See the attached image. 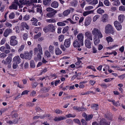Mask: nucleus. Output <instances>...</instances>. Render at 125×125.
<instances>
[{
  "label": "nucleus",
  "instance_id": "f257e3e1",
  "mask_svg": "<svg viewBox=\"0 0 125 125\" xmlns=\"http://www.w3.org/2000/svg\"><path fill=\"white\" fill-rule=\"evenodd\" d=\"M114 32L113 28L111 24H108L105 26V33H110L112 34H114Z\"/></svg>",
  "mask_w": 125,
  "mask_h": 125
},
{
  "label": "nucleus",
  "instance_id": "f03ea898",
  "mask_svg": "<svg viewBox=\"0 0 125 125\" xmlns=\"http://www.w3.org/2000/svg\"><path fill=\"white\" fill-rule=\"evenodd\" d=\"M110 123L107 122L106 120L104 118H102L100 121L99 124H98L96 122H94L92 123V125H109Z\"/></svg>",
  "mask_w": 125,
  "mask_h": 125
},
{
  "label": "nucleus",
  "instance_id": "7ed1b4c3",
  "mask_svg": "<svg viewBox=\"0 0 125 125\" xmlns=\"http://www.w3.org/2000/svg\"><path fill=\"white\" fill-rule=\"evenodd\" d=\"M84 35L82 33H79L78 34L77 36V40L80 43L81 46L83 45Z\"/></svg>",
  "mask_w": 125,
  "mask_h": 125
},
{
  "label": "nucleus",
  "instance_id": "20e7f679",
  "mask_svg": "<svg viewBox=\"0 0 125 125\" xmlns=\"http://www.w3.org/2000/svg\"><path fill=\"white\" fill-rule=\"evenodd\" d=\"M19 6V8H22L23 6L20 5L17 1H15V2L13 3L9 7V9H13L17 10L18 8V6Z\"/></svg>",
  "mask_w": 125,
  "mask_h": 125
},
{
  "label": "nucleus",
  "instance_id": "39448f33",
  "mask_svg": "<svg viewBox=\"0 0 125 125\" xmlns=\"http://www.w3.org/2000/svg\"><path fill=\"white\" fill-rule=\"evenodd\" d=\"M33 51L30 50L29 52L26 51L24 52L25 59L29 60H30L32 58L33 54Z\"/></svg>",
  "mask_w": 125,
  "mask_h": 125
},
{
  "label": "nucleus",
  "instance_id": "423d86ee",
  "mask_svg": "<svg viewBox=\"0 0 125 125\" xmlns=\"http://www.w3.org/2000/svg\"><path fill=\"white\" fill-rule=\"evenodd\" d=\"M16 37L15 36H12L10 37V44L12 46H15L18 43L17 41L15 40Z\"/></svg>",
  "mask_w": 125,
  "mask_h": 125
},
{
  "label": "nucleus",
  "instance_id": "0eeeda50",
  "mask_svg": "<svg viewBox=\"0 0 125 125\" xmlns=\"http://www.w3.org/2000/svg\"><path fill=\"white\" fill-rule=\"evenodd\" d=\"M85 35L86 39L85 40H90L92 41V35L91 33L89 31L86 32L85 33Z\"/></svg>",
  "mask_w": 125,
  "mask_h": 125
},
{
  "label": "nucleus",
  "instance_id": "6e6552de",
  "mask_svg": "<svg viewBox=\"0 0 125 125\" xmlns=\"http://www.w3.org/2000/svg\"><path fill=\"white\" fill-rule=\"evenodd\" d=\"M92 41L90 40H85L84 44L87 48L88 49L91 48V45L93 43Z\"/></svg>",
  "mask_w": 125,
  "mask_h": 125
},
{
  "label": "nucleus",
  "instance_id": "1a4fd4ad",
  "mask_svg": "<svg viewBox=\"0 0 125 125\" xmlns=\"http://www.w3.org/2000/svg\"><path fill=\"white\" fill-rule=\"evenodd\" d=\"M114 25L117 30L118 31H120L122 29V26L120 23L119 22L116 21L114 22Z\"/></svg>",
  "mask_w": 125,
  "mask_h": 125
},
{
  "label": "nucleus",
  "instance_id": "9d476101",
  "mask_svg": "<svg viewBox=\"0 0 125 125\" xmlns=\"http://www.w3.org/2000/svg\"><path fill=\"white\" fill-rule=\"evenodd\" d=\"M12 58L10 57H8L6 58L5 61L3 60L2 62L5 65L9 64L11 61Z\"/></svg>",
  "mask_w": 125,
  "mask_h": 125
},
{
  "label": "nucleus",
  "instance_id": "9b49d317",
  "mask_svg": "<svg viewBox=\"0 0 125 125\" xmlns=\"http://www.w3.org/2000/svg\"><path fill=\"white\" fill-rule=\"evenodd\" d=\"M71 44V39H66L64 41V45L66 48L69 47Z\"/></svg>",
  "mask_w": 125,
  "mask_h": 125
},
{
  "label": "nucleus",
  "instance_id": "f8f14e48",
  "mask_svg": "<svg viewBox=\"0 0 125 125\" xmlns=\"http://www.w3.org/2000/svg\"><path fill=\"white\" fill-rule=\"evenodd\" d=\"M35 7H37L36 8V11L37 12H39L41 14V16H42L43 14L42 13V7L41 5H35L34 6Z\"/></svg>",
  "mask_w": 125,
  "mask_h": 125
},
{
  "label": "nucleus",
  "instance_id": "ddd939ff",
  "mask_svg": "<svg viewBox=\"0 0 125 125\" xmlns=\"http://www.w3.org/2000/svg\"><path fill=\"white\" fill-rule=\"evenodd\" d=\"M108 16L106 14H104L102 15L101 19V21L103 22H105L108 21Z\"/></svg>",
  "mask_w": 125,
  "mask_h": 125
},
{
  "label": "nucleus",
  "instance_id": "4468645a",
  "mask_svg": "<svg viewBox=\"0 0 125 125\" xmlns=\"http://www.w3.org/2000/svg\"><path fill=\"white\" fill-rule=\"evenodd\" d=\"M94 42L95 45H97L100 42V39L97 37V35H95L94 37Z\"/></svg>",
  "mask_w": 125,
  "mask_h": 125
},
{
  "label": "nucleus",
  "instance_id": "2eb2a0df",
  "mask_svg": "<svg viewBox=\"0 0 125 125\" xmlns=\"http://www.w3.org/2000/svg\"><path fill=\"white\" fill-rule=\"evenodd\" d=\"M73 44L74 47L75 48H80L81 46L80 43L77 40L74 41L73 43Z\"/></svg>",
  "mask_w": 125,
  "mask_h": 125
},
{
  "label": "nucleus",
  "instance_id": "dca6fc26",
  "mask_svg": "<svg viewBox=\"0 0 125 125\" xmlns=\"http://www.w3.org/2000/svg\"><path fill=\"white\" fill-rule=\"evenodd\" d=\"M11 115L12 116L13 118L14 117L15 118V121H14L13 122L14 123H16L18 121V117L17 114L15 113V111H13L11 113Z\"/></svg>",
  "mask_w": 125,
  "mask_h": 125
},
{
  "label": "nucleus",
  "instance_id": "f3484780",
  "mask_svg": "<svg viewBox=\"0 0 125 125\" xmlns=\"http://www.w3.org/2000/svg\"><path fill=\"white\" fill-rule=\"evenodd\" d=\"M13 61L19 64L21 61V60L19 56H17L13 58Z\"/></svg>",
  "mask_w": 125,
  "mask_h": 125
},
{
  "label": "nucleus",
  "instance_id": "a211bd4d",
  "mask_svg": "<svg viewBox=\"0 0 125 125\" xmlns=\"http://www.w3.org/2000/svg\"><path fill=\"white\" fill-rule=\"evenodd\" d=\"M66 119V117L65 116H61L59 117H56L54 119V120L55 121H58Z\"/></svg>",
  "mask_w": 125,
  "mask_h": 125
},
{
  "label": "nucleus",
  "instance_id": "6ab92c4d",
  "mask_svg": "<svg viewBox=\"0 0 125 125\" xmlns=\"http://www.w3.org/2000/svg\"><path fill=\"white\" fill-rule=\"evenodd\" d=\"M12 30L10 29H7L3 33V35L4 36L7 37L9 33H11Z\"/></svg>",
  "mask_w": 125,
  "mask_h": 125
},
{
  "label": "nucleus",
  "instance_id": "aec40b11",
  "mask_svg": "<svg viewBox=\"0 0 125 125\" xmlns=\"http://www.w3.org/2000/svg\"><path fill=\"white\" fill-rule=\"evenodd\" d=\"M91 19L89 17H87L86 19L84 22V25L85 26H87L89 25L91 23Z\"/></svg>",
  "mask_w": 125,
  "mask_h": 125
},
{
  "label": "nucleus",
  "instance_id": "412c9836",
  "mask_svg": "<svg viewBox=\"0 0 125 125\" xmlns=\"http://www.w3.org/2000/svg\"><path fill=\"white\" fill-rule=\"evenodd\" d=\"M57 12V11L56 10H54L52 12L47 13L46 14V15L49 18H51Z\"/></svg>",
  "mask_w": 125,
  "mask_h": 125
},
{
  "label": "nucleus",
  "instance_id": "4be33fe9",
  "mask_svg": "<svg viewBox=\"0 0 125 125\" xmlns=\"http://www.w3.org/2000/svg\"><path fill=\"white\" fill-rule=\"evenodd\" d=\"M21 27L22 28V29H21V30H23L24 29V28H25L26 29L28 30L29 29V27L28 26L27 24L25 22H22L21 24Z\"/></svg>",
  "mask_w": 125,
  "mask_h": 125
},
{
  "label": "nucleus",
  "instance_id": "5701e85b",
  "mask_svg": "<svg viewBox=\"0 0 125 125\" xmlns=\"http://www.w3.org/2000/svg\"><path fill=\"white\" fill-rule=\"evenodd\" d=\"M31 21L32 22V25L35 26L37 25V22L38 21L37 19L33 17L31 20Z\"/></svg>",
  "mask_w": 125,
  "mask_h": 125
},
{
  "label": "nucleus",
  "instance_id": "b1692460",
  "mask_svg": "<svg viewBox=\"0 0 125 125\" xmlns=\"http://www.w3.org/2000/svg\"><path fill=\"white\" fill-rule=\"evenodd\" d=\"M110 1L113 2L112 4L114 6H118L120 4L119 0H110Z\"/></svg>",
  "mask_w": 125,
  "mask_h": 125
},
{
  "label": "nucleus",
  "instance_id": "393cba45",
  "mask_svg": "<svg viewBox=\"0 0 125 125\" xmlns=\"http://www.w3.org/2000/svg\"><path fill=\"white\" fill-rule=\"evenodd\" d=\"M94 11V10H90L88 11H85L83 12V16H85L89 14L93 13Z\"/></svg>",
  "mask_w": 125,
  "mask_h": 125
},
{
  "label": "nucleus",
  "instance_id": "a878e982",
  "mask_svg": "<svg viewBox=\"0 0 125 125\" xmlns=\"http://www.w3.org/2000/svg\"><path fill=\"white\" fill-rule=\"evenodd\" d=\"M48 28L49 30L51 32H54L55 31V28L54 26L52 24H50L48 26Z\"/></svg>",
  "mask_w": 125,
  "mask_h": 125
},
{
  "label": "nucleus",
  "instance_id": "bb28decb",
  "mask_svg": "<svg viewBox=\"0 0 125 125\" xmlns=\"http://www.w3.org/2000/svg\"><path fill=\"white\" fill-rule=\"evenodd\" d=\"M100 31L98 30L97 29L94 28L92 31V33L93 35H96Z\"/></svg>",
  "mask_w": 125,
  "mask_h": 125
},
{
  "label": "nucleus",
  "instance_id": "cd10ccee",
  "mask_svg": "<svg viewBox=\"0 0 125 125\" xmlns=\"http://www.w3.org/2000/svg\"><path fill=\"white\" fill-rule=\"evenodd\" d=\"M59 4L58 2L56 1H54L52 2L51 5V6L54 8H56L58 6Z\"/></svg>",
  "mask_w": 125,
  "mask_h": 125
},
{
  "label": "nucleus",
  "instance_id": "c85d7f7f",
  "mask_svg": "<svg viewBox=\"0 0 125 125\" xmlns=\"http://www.w3.org/2000/svg\"><path fill=\"white\" fill-rule=\"evenodd\" d=\"M125 17L124 15L121 14L118 17L119 21L121 23L124 20Z\"/></svg>",
  "mask_w": 125,
  "mask_h": 125
},
{
  "label": "nucleus",
  "instance_id": "c756f323",
  "mask_svg": "<svg viewBox=\"0 0 125 125\" xmlns=\"http://www.w3.org/2000/svg\"><path fill=\"white\" fill-rule=\"evenodd\" d=\"M71 30L72 31H73V33L75 35L77 34L79 32V30L77 27L75 28H72L71 29Z\"/></svg>",
  "mask_w": 125,
  "mask_h": 125
},
{
  "label": "nucleus",
  "instance_id": "7c9ffc66",
  "mask_svg": "<svg viewBox=\"0 0 125 125\" xmlns=\"http://www.w3.org/2000/svg\"><path fill=\"white\" fill-rule=\"evenodd\" d=\"M50 115H49V114H48L47 115H46V116L45 115H43L42 116H35L33 118L34 119H38L39 118H40L41 119H42L44 118V117H49V116Z\"/></svg>",
  "mask_w": 125,
  "mask_h": 125
},
{
  "label": "nucleus",
  "instance_id": "2f4dec72",
  "mask_svg": "<svg viewBox=\"0 0 125 125\" xmlns=\"http://www.w3.org/2000/svg\"><path fill=\"white\" fill-rule=\"evenodd\" d=\"M70 10L68 9L64 11L63 12V14L64 16H66L68 15L70 13Z\"/></svg>",
  "mask_w": 125,
  "mask_h": 125
},
{
  "label": "nucleus",
  "instance_id": "473e14b6",
  "mask_svg": "<svg viewBox=\"0 0 125 125\" xmlns=\"http://www.w3.org/2000/svg\"><path fill=\"white\" fill-rule=\"evenodd\" d=\"M55 54L57 55L61 54L62 52L59 48H57L55 50Z\"/></svg>",
  "mask_w": 125,
  "mask_h": 125
},
{
  "label": "nucleus",
  "instance_id": "72a5a7b5",
  "mask_svg": "<svg viewBox=\"0 0 125 125\" xmlns=\"http://www.w3.org/2000/svg\"><path fill=\"white\" fill-rule=\"evenodd\" d=\"M96 12L98 13L102 14V13L104 12V11L101 8H99L97 10Z\"/></svg>",
  "mask_w": 125,
  "mask_h": 125
},
{
  "label": "nucleus",
  "instance_id": "f704fd0d",
  "mask_svg": "<svg viewBox=\"0 0 125 125\" xmlns=\"http://www.w3.org/2000/svg\"><path fill=\"white\" fill-rule=\"evenodd\" d=\"M51 1V0H43V2L44 5L46 6L50 4Z\"/></svg>",
  "mask_w": 125,
  "mask_h": 125
},
{
  "label": "nucleus",
  "instance_id": "c9c22d12",
  "mask_svg": "<svg viewBox=\"0 0 125 125\" xmlns=\"http://www.w3.org/2000/svg\"><path fill=\"white\" fill-rule=\"evenodd\" d=\"M54 47L53 46L50 45L49 47V50L51 53L53 52Z\"/></svg>",
  "mask_w": 125,
  "mask_h": 125
},
{
  "label": "nucleus",
  "instance_id": "e433bc0d",
  "mask_svg": "<svg viewBox=\"0 0 125 125\" xmlns=\"http://www.w3.org/2000/svg\"><path fill=\"white\" fill-rule=\"evenodd\" d=\"M106 39L108 43L109 42H112L113 41V39L110 36L107 37L106 38Z\"/></svg>",
  "mask_w": 125,
  "mask_h": 125
},
{
  "label": "nucleus",
  "instance_id": "4c0bfd02",
  "mask_svg": "<svg viewBox=\"0 0 125 125\" xmlns=\"http://www.w3.org/2000/svg\"><path fill=\"white\" fill-rule=\"evenodd\" d=\"M74 110H75L78 112L80 111L81 110V108L77 106H74L73 107Z\"/></svg>",
  "mask_w": 125,
  "mask_h": 125
},
{
  "label": "nucleus",
  "instance_id": "58836bf2",
  "mask_svg": "<svg viewBox=\"0 0 125 125\" xmlns=\"http://www.w3.org/2000/svg\"><path fill=\"white\" fill-rule=\"evenodd\" d=\"M64 36L63 35H61L59 36L58 37V39L60 42L62 41L64 39Z\"/></svg>",
  "mask_w": 125,
  "mask_h": 125
},
{
  "label": "nucleus",
  "instance_id": "ea45409f",
  "mask_svg": "<svg viewBox=\"0 0 125 125\" xmlns=\"http://www.w3.org/2000/svg\"><path fill=\"white\" fill-rule=\"evenodd\" d=\"M77 4V2L76 0H74L72 1L71 3L72 6H75Z\"/></svg>",
  "mask_w": 125,
  "mask_h": 125
},
{
  "label": "nucleus",
  "instance_id": "a19ab883",
  "mask_svg": "<svg viewBox=\"0 0 125 125\" xmlns=\"http://www.w3.org/2000/svg\"><path fill=\"white\" fill-rule=\"evenodd\" d=\"M76 115L75 114L72 115V114H69L65 115V117H66V118L70 117H74Z\"/></svg>",
  "mask_w": 125,
  "mask_h": 125
},
{
  "label": "nucleus",
  "instance_id": "79ce46f5",
  "mask_svg": "<svg viewBox=\"0 0 125 125\" xmlns=\"http://www.w3.org/2000/svg\"><path fill=\"white\" fill-rule=\"evenodd\" d=\"M30 66L31 68H34L35 67V65L33 61L31 60L30 61Z\"/></svg>",
  "mask_w": 125,
  "mask_h": 125
},
{
  "label": "nucleus",
  "instance_id": "37998d69",
  "mask_svg": "<svg viewBox=\"0 0 125 125\" xmlns=\"http://www.w3.org/2000/svg\"><path fill=\"white\" fill-rule=\"evenodd\" d=\"M42 57L40 54H38L37 56L35 58L34 60L35 61H37L38 60H40L41 59Z\"/></svg>",
  "mask_w": 125,
  "mask_h": 125
},
{
  "label": "nucleus",
  "instance_id": "c03bdc74",
  "mask_svg": "<svg viewBox=\"0 0 125 125\" xmlns=\"http://www.w3.org/2000/svg\"><path fill=\"white\" fill-rule=\"evenodd\" d=\"M37 47L38 48V49L39 52L41 54H42V51L41 45L40 44H38V45Z\"/></svg>",
  "mask_w": 125,
  "mask_h": 125
},
{
  "label": "nucleus",
  "instance_id": "a18cd8bd",
  "mask_svg": "<svg viewBox=\"0 0 125 125\" xmlns=\"http://www.w3.org/2000/svg\"><path fill=\"white\" fill-rule=\"evenodd\" d=\"M93 116V115L92 114L89 115L87 116L85 119L87 121H89L92 118Z\"/></svg>",
  "mask_w": 125,
  "mask_h": 125
},
{
  "label": "nucleus",
  "instance_id": "49530a36",
  "mask_svg": "<svg viewBox=\"0 0 125 125\" xmlns=\"http://www.w3.org/2000/svg\"><path fill=\"white\" fill-rule=\"evenodd\" d=\"M47 22L49 23H54L56 22V20L53 19H47L46 20Z\"/></svg>",
  "mask_w": 125,
  "mask_h": 125
},
{
  "label": "nucleus",
  "instance_id": "de8ad7c7",
  "mask_svg": "<svg viewBox=\"0 0 125 125\" xmlns=\"http://www.w3.org/2000/svg\"><path fill=\"white\" fill-rule=\"evenodd\" d=\"M45 55L47 57H50L51 56V54L50 52L48 50H46L45 52Z\"/></svg>",
  "mask_w": 125,
  "mask_h": 125
},
{
  "label": "nucleus",
  "instance_id": "09e8293b",
  "mask_svg": "<svg viewBox=\"0 0 125 125\" xmlns=\"http://www.w3.org/2000/svg\"><path fill=\"white\" fill-rule=\"evenodd\" d=\"M98 105L97 104H94L91 105V107L92 109H95L97 110L98 109L97 106Z\"/></svg>",
  "mask_w": 125,
  "mask_h": 125
},
{
  "label": "nucleus",
  "instance_id": "8fccbe9b",
  "mask_svg": "<svg viewBox=\"0 0 125 125\" xmlns=\"http://www.w3.org/2000/svg\"><path fill=\"white\" fill-rule=\"evenodd\" d=\"M75 19V20L78 21L79 19V16L76 15H74L72 17V19L73 20Z\"/></svg>",
  "mask_w": 125,
  "mask_h": 125
},
{
  "label": "nucleus",
  "instance_id": "3c124183",
  "mask_svg": "<svg viewBox=\"0 0 125 125\" xmlns=\"http://www.w3.org/2000/svg\"><path fill=\"white\" fill-rule=\"evenodd\" d=\"M86 68L89 69H91L94 71H96V69L94 68V67L93 66H88Z\"/></svg>",
  "mask_w": 125,
  "mask_h": 125
},
{
  "label": "nucleus",
  "instance_id": "603ef678",
  "mask_svg": "<svg viewBox=\"0 0 125 125\" xmlns=\"http://www.w3.org/2000/svg\"><path fill=\"white\" fill-rule=\"evenodd\" d=\"M69 29V27L68 26L65 27L63 29L62 33L64 34Z\"/></svg>",
  "mask_w": 125,
  "mask_h": 125
},
{
  "label": "nucleus",
  "instance_id": "864d4df0",
  "mask_svg": "<svg viewBox=\"0 0 125 125\" xmlns=\"http://www.w3.org/2000/svg\"><path fill=\"white\" fill-rule=\"evenodd\" d=\"M19 2L22 5H25L27 4V0H20Z\"/></svg>",
  "mask_w": 125,
  "mask_h": 125
},
{
  "label": "nucleus",
  "instance_id": "5fc2aeb1",
  "mask_svg": "<svg viewBox=\"0 0 125 125\" xmlns=\"http://www.w3.org/2000/svg\"><path fill=\"white\" fill-rule=\"evenodd\" d=\"M111 102H112L113 104L115 106H117L119 105V103L118 102H115V100L113 99H111Z\"/></svg>",
  "mask_w": 125,
  "mask_h": 125
},
{
  "label": "nucleus",
  "instance_id": "6e6d98bb",
  "mask_svg": "<svg viewBox=\"0 0 125 125\" xmlns=\"http://www.w3.org/2000/svg\"><path fill=\"white\" fill-rule=\"evenodd\" d=\"M98 3V0H92L91 3V4L93 5H95Z\"/></svg>",
  "mask_w": 125,
  "mask_h": 125
},
{
  "label": "nucleus",
  "instance_id": "4d7b16f0",
  "mask_svg": "<svg viewBox=\"0 0 125 125\" xmlns=\"http://www.w3.org/2000/svg\"><path fill=\"white\" fill-rule=\"evenodd\" d=\"M14 17L15 14L13 12L11 13L9 15V17L10 19H13L14 18Z\"/></svg>",
  "mask_w": 125,
  "mask_h": 125
},
{
  "label": "nucleus",
  "instance_id": "13d9d810",
  "mask_svg": "<svg viewBox=\"0 0 125 125\" xmlns=\"http://www.w3.org/2000/svg\"><path fill=\"white\" fill-rule=\"evenodd\" d=\"M100 17V16L99 15H96L94 16L93 19V21L94 22L96 21Z\"/></svg>",
  "mask_w": 125,
  "mask_h": 125
},
{
  "label": "nucleus",
  "instance_id": "bf43d9fd",
  "mask_svg": "<svg viewBox=\"0 0 125 125\" xmlns=\"http://www.w3.org/2000/svg\"><path fill=\"white\" fill-rule=\"evenodd\" d=\"M28 37V35L26 33H24L23 36V39L26 41Z\"/></svg>",
  "mask_w": 125,
  "mask_h": 125
},
{
  "label": "nucleus",
  "instance_id": "052dcab7",
  "mask_svg": "<svg viewBox=\"0 0 125 125\" xmlns=\"http://www.w3.org/2000/svg\"><path fill=\"white\" fill-rule=\"evenodd\" d=\"M57 24L58 26H65L66 25L65 24L64 22H58Z\"/></svg>",
  "mask_w": 125,
  "mask_h": 125
},
{
  "label": "nucleus",
  "instance_id": "680f3d73",
  "mask_svg": "<svg viewBox=\"0 0 125 125\" xmlns=\"http://www.w3.org/2000/svg\"><path fill=\"white\" fill-rule=\"evenodd\" d=\"M55 113L57 114L62 113V111L59 109H56L55 111Z\"/></svg>",
  "mask_w": 125,
  "mask_h": 125
},
{
  "label": "nucleus",
  "instance_id": "e2e57ef3",
  "mask_svg": "<svg viewBox=\"0 0 125 125\" xmlns=\"http://www.w3.org/2000/svg\"><path fill=\"white\" fill-rule=\"evenodd\" d=\"M6 38H2L0 41V44L2 45L4 44L6 42Z\"/></svg>",
  "mask_w": 125,
  "mask_h": 125
},
{
  "label": "nucleus",
  "instance_id": "0e129e2a",
  "mask_svg": "<svg viewBox=\"0 0 125 125\" xmlns=\"http://www.w3.org/2000/svg\"><path fill=\"white\" fill-rule=\"evenodd\" d=\"M104 4L107 6H109L110 5V2L107 0H104Z\"/></svg>",
  "mask_w": 125,
  "mask_h": 125
},
{
  "label": "nucleus",
  "instance_id": "69168bd1",
  "mask_svg": "<svg viewBox=\"0 0 125 125\" xmlns=\"http://www.w3.org/2000/svg\"><path fill=\"white\" fill-rule=\"evenodd\" d=\"M114 79L113 78H108L104 79V81L106 82H110Z\"/></svg>",
  "mask_w": 125,
  "mask_h": 125
},
{
  "label": "nucleus",
  "instance_id": "338daca9",
  "mask_svg": "<svg viewBox=\"0 0 125 125\" xmlns=\"http://www.w3.org/2000/svg\"><path fill=\"white\" fill-rule=\"evenodd\" d=\"M25 47L24 45H21V47L18 50V51L19 52H20L22 51L24 49Z\"/></svg>",
  "mask_w": 125,
  "mask_h": 125
},
{
  "label": "nucleus",
  "instance_id": "774afa93",
  "mask_svg": "<svg viewBox=\"0 0 125 125\" xmlns=\"http://www.w3.org/2000/svg\"><path fill=\"white\" fill-rule=\"evenodd\" d=\"M73 121L75 123H76L79 125H81V123L80 120L77 119H73Z\"/></svg>",
  "mask_w": 125,
  "mask_h": 125
}]
</instances>
